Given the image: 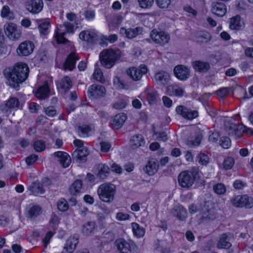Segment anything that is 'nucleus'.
<instances>
[{
  "mask_svg": "<svg viewBox=\"0 0 253 253\" xmlns=\"http://www.w3.org/2000/svg\"><path fill=\"white\" fill-rule=\"evenodd\" d=\"M29 73L28 65L22 62L16 64L12 70L6 69L3 71V75L7 79L8 85L14 88L19 86V84L28 78Z\"/></svg>",
  "mask_w": 253,
  "mask_h": 253,
  "instance_id": "nucleus-1",
  "label": "nucleus"
},
{
  "mask_svg": "<svg viewBox=\"0 0 253 253\" xmlns=\"http://www.w3.org/2000/svg\"><path fill=\"white\" fill-rule=\"evenodd\" d=\"M120 56L121 51L119 49H106L100 53L99 59L104 67L106 68H111Z\"/></svg>",
  "mask_w": 253,
  "mask_h": 253,
  "instance_id": "nucleus-2",
  "label": "nucleus"
},
{
  "mask_svg": "<svg viewBox=\"0 0 253 253\" xmlns=\"http://www.w3.org/2000/svg\"><path fill=\"white\" fill-rule=\"evenodd\" d=\"M116 186L111 183H104L99 186L97 193L100 199L106 203H111L116 194Z\"/></svg>",
  "mask_w": 253,
  "mask_h": 253,
  "instance_id": "nucleus-3",
  "label": "nucleus"
},
{
  "mask_svg": "<svg viewBox=\"0 0 253 253\" xmlns=\"http://www.w3.org/2000/svg\"><path fill=\"white\" fill-rule=\"evenodd\" d=\"M199 176L197 169H193L191 171L181 172L178 175V181L182 187L188 188L193 184L195 179Z\"/></svg>",
  "mask_w": 253,
  "mask_h": 253,
  "instance_id": "nucleus-4",
  "label": "nucleus"
},
{
  "mask_svg": "<svg viewBox=\"0 0 253 253\" xmlns=\"http://www.w3.org/2000/svg\"><path fill=\"white\" fill-rule=\"evenodd\" d=\"M148 71L147 67L144 64H141L138 67H131L126 71L127 75L134 82L141 81L143 76Z\"/></svg>",
  "mask_w": 253,
  "mask_h": 253,
  "instance_id": "nucleus-5",
  "label": "nucleus"
},
{
  "mask_svg": "<svg viewBox=\"0 0 253 253\" xmlns=\"http://www.w3.org/2000/svg\"><path fill=\"white\" fill-rule=\"evenodd\" d=\"M74 26L71 23L66 22L63 25H60L57 29L55 33V37L58 43H65L68 40L64 37L65 34L73 33Z\"/></svg>",
  "mask_w": 253,
  "mask_h": 253,
  "instance_id": "nucleus-6",
  "label": "nucleus"
},
{
  "mask_svg": "<svg viewBox=\"0 0 253 253\" xmlns=\"http://www.w3.org/2000/svg\"><path fill=\"white\" fill-rule=\"evenodd\" d=\"M230 201L233 206L238 208L251 209L253 207V198L247 195L235 196Z\"/></svg>",
  "mask_w": 253,
  "mask_h": 253,
  "instance_id": "nucleus-7",
  "label": "nucleus"
},
{
  "mask_svg": "<svg viewBox=\"0 0 253 253\" xmlns=\"http://www.w3.org/2000/svg\"><path fill=\"white\" fill-rule=\"evenodd\" d=\"M224 128L229 135L240 137L245 131V126L243 125L233 123L230 120L227 119L224 121Z\"/></svg>",
  "mask_w": 253,
  "mask_h": 253,
  "instance_id": "nucleus-8",
  "label": "nucleus"
},
{
  "mask_svg": "<svg viewBox=\"0 0 253 253\" xmlns=\"http://www.w3.org/2000/svg\"><path fill=\"white\" fill-rule=\"evenodd\" d=\"M4 30L7 37L11 40H18L21 37V31L20 27L13 23L5 24Z\"/></svg>",
  "mask_w": 253,
  "mask_h": 253,
  "instance_id": "nucleus-9",
  "label": "nucleus"
},
{
  "mask_svg": "<svg viewBox=\"0 0 253 253\" xmlns=\"http://www.w3.org/2000/svg\"><path fill=\"white\" fill-rule=\"evenodd\" d=\"M150 37L153 42L160 45H164L167 44L170 40L169 35L164 31H158L153 29L150 34Z\"/></svg>",
  "mask_w": 253,
  "mask_h": 253,
  "instance_id": "nucleus-10",
  "label": "nucleus"
},
{
  "mask_svg": "<svg viewBox=\"0 0 253 253\" xmlns=\"http://www.w3.org/2000/svg\"><path fill=\"white\" fill-rule=\"evenodd\" d=\"M34 48L35 45L32 41H25L19 45L17 53L19 56H27L33 52Z\"/></svg>",
  "mask_w": 253,
  "mask_h": 253,
  "instance_id": "nucleus-11",
  "label": "nucleus"
},
{
  "mask_svg": "<svg viewBox=\"0 0 253 253\" xmlns=\"http://www.w3.org/2000/svg\"><path fill=\"white\" fill-rule=\"evenodd\" d=\"M176 112L177 114L181 115L186 120H192L197 118L199 113L196 110H192L183 105H179L176 108Z\"/></svg>",
  "mask_w": 253,
  "mask_h": 253,
  "instance_id": "nucleus-12",
  "label": "nucleus"
},
{
  "mask_svg": "<svg viewBox=\"0 0 253 253\" xmlns=\"http://www.w3.org/2000/svg\"><path fill=\"white\" fill-rule=\"evenodd\" d=\"M87 93L89 97L98 98L105 96L106 89L103 85L94 84L88 87Z\"/></svg>",
  "mask_w": 253,
  "mask_h": 253,
  "instance_id": "nucleus-13",
  "label": "nucleus"
},
{
  "mask_svg": "<svg viewBox=\"0 0 253 253\" xmlns=\"http://www.w3.org/2000/svg\"><path fill=\"white\" fill-rule=\"evenodd\" d=\"M175 77L181 81H186L190 77V70L185 66L179 65L173 69Z\"/></svg>",
  "mask_w": 253,
  "mask_h": 253,
  "instance_id": "nucleus-14",
  "label": "nucleus"
},
{
  "mask_svg": "<svg viewBox=\"0 0 253 253\" xmlns=\"http://www.w3.org/2000/svg\"><path fill=\"white\" fill-rule=\"evenodd\" d=\"M201 218L205 220H212L215 218L214 210L210 208L209 203L205 202L202 208L200 210Z\"/></svg>",
  "mask_w": 253,
  "mask_h": 253,
  "instance_id": "nucleus-15",
  "label": "nucleus"
},
{
  "mask_svg": "<svg viewBox=\"0 0 253 253\" xmlns=\"http://www.w3.org/2000/svg\"><path fill=\"white\" fill-rule=\"evenodd\" d=\"M142 32L143 29L141 27H137L134 28L128 29L122 27L120 29L121 34L129 39H132L142 34Z\"/></svg>",
  "mask_w": 253,
  "mask_h": 253,
  "instance_id": "nucleus-16",
  "label": "nucleus"
},
{
  "mask_svg": "<svg viewBox=\"0 0 253 253\" xmlns=\"http://www.w3.org/2000/svg\"><path fill=\"white\" fill-rule=\"evenodd\" d=\"M115 245L119 253H131V244L124 239H117L115 242Z\"/></svg>",
  "mask_w": 253,
  "mask_h": 253,
  "instance_id": "nucleus-17",
  "label": "nucleus"
},
{
  "mask_svg": "<svg viewBox=\"0 0 253 253\" xmlns=\"http://www.w3.org/2000/svg\"><path fill=\"white\" fill-rule=\"evenodd\" d=\"M233 239L232 235L230 233L222 234L217 244V247L218 249H228L231 248L232 244L231 241Z\"/></svg>",
  "mask_w": 253,
  "mask_h": 253,
  "instance_id": "nucleus-18",
  "label": "nucleus"
},
{
  "mask_svg": "<svg viewBox=\"0 0 253 253\" xmlns=\"http://www.w3.org/2000/svg\"><path fill=\"white\" fill-rule=\"evenodd\" d=\"M169 74L164 71H160L154 76V80L156 84L159 85L164 86L168 84L170 80Z\"/></svg>",
  "mask_w": 253,
  "mask_h": 253,
  "instance_id": "nucleus-19",
  "label": "nucleus"
},
{
  "mask_svg": "<svg viewBox=\"0 0 253 253\" xmlns=\"http://www.w3.org/2000/svg\"><path fill=\"white\" fill-rule=\"evenodd\" d=\"M89 154L87 148L83 147L82 149H77L72 154V158L74 161L77 162H84L86 161V157Z\"/></svg>",
  "mask_w": 253,
  "mask_h": 253,
  "instance_id": "nucleus-20",
  "label": "nucleus"
},
{
  "mask_svg": "<svg viewBox=\"0 0 253 253\" xmlns=\"http://www.w3.org/2000/svg\"><path fill=\"white\" fill-rule=\"evenodd\" d=\"M53 156L58 159V161L64 168H66L71 163V159L69 154L63 151H57L53 153Z\"/></svg>",
  "mask_w": 253,
  "mask_h": 253,
  "instance_id": "nucleus-21",
  "label": "nucleus"
},
{
  "mask_svg": "<svg viewBox=\"0 0 253 253\" xmlns=\"http://www.w3.org/2000/svg\"><path fill=\"white\" fill-rule=\"evenodd\" d=\"M43 6L42 0H30L27 5V8L30 12L38 14L42 10Z\"/></svg>",
  "mask_w": 253,
  "mask_h": 253,
  "instance_id": "nucleus-22",
  "label": "nucleus"
},
{
  "mask_svg": "<svg viewBox=\"0 0 253 253\" xmlns=\"http://www.w3.org/2000/svg\"><path fill=\"white\" fill-rule=\"evenodd\" d=\"M127 117L125 113H120L114 117L111 121V126L113 129L120 128L126 121Z\"/></svg>",
  "mask_w": 253,
  "mask_h": 253,
  "instance_id": "nucleus-23",
  "label": "nucleus"
},
{
  "mask_svg": "<svg viewBox=\"0 0 253 253\" xmlns=\"http://www.w3.org/2000/svg\"><path fill=\"white\" fill-rule=\"evenodd\" d=\"M226 6L224 3L214 2L211 4L212 13L218 16H223L226 13Z\"/></svg>",
  "mask_w": 253,
  "mask_h": 253,
  "instance_id": "nucleus-24",
  "label": "nucleus"
},
{
  "mask_svg": "<svg viewBox=\"0 0 253 253\" xmlns=\"http://www.w3.org/2000/svg\"><path fill=\"white\" fill-rule=\"evenodd\" d=\"M170 213L181 221L185 220L187 217L186 210L181 206L174 207L171 210Z\"/></svg>",
  "mask_w": 253,
  "mask_h": 253,
  "instance_id": "nucleus-25",
  "label": "nucleus"
},
{
  "mask_svg": "<svg viewBox=\"0 0 253 253\" xmlns=\"http://www.w3.org/2000/svg\"><path fill=\"white\" fill-rule=\"evenodd\" d=\"M78 244V238L74 236L69 238L64 247L62 253H72Z\"/></svg>",
  "mask_w": 253,
  "mask_h": 253,
  "instance_id": "nucleus-26",
  "label": "nucleus"
},
{
  "mask_svg": "<svg viewBox=\"0 0 253 253\" xmlns=\"http://www.w3.org/2000/svg\"><path fill=\"white\" fill-rule=\"evenodd\" d=\"M159 166L158 161L152 159L148 162L144 169L149 175H153L157 172Z\"/></svg>",
  "mask_w": 253,
  "mask_h": 253,
  "instance_id": "nucleus-27",
  "label": "nucleus"
},
{
  "mask_svg": "<svg viewBox=\"0 0 253 253\" xmlns=\"http://www.w3.org/2000/svg\"><path fill=\"white\" fill-rule=\"evenodd\" d=\"M73 84L70 78L68 76L63 77L57 84V87L62 91L66 92L72 86Z\"/></svg>",
  "mask_w": 253,
  "mask_h": 253,
  "instance_id": "nucleus-28",
  "label": "nucleus"
},
{
  "mask_svg": "<svg viewBox=\"0 0 253 253\" xmlns=\"http://www.w3.org/2000/svg\"><path fill=\"white\" fill-rule=\"evenodd\" d=\"M192 65L195 71L200 73H206L211 68L210 65L208 62L200 60L193 62Z\"/></svg>",
  "mask_w": 253,
  "mask_h": 253,
  "instance_id": "nucleus-29",
  "label": "nucleus"
},
{
  "mask_svg": "<svg viewBox=\"0 0 253 253\" xmlns=\"http://www.w3.org/2000/svg\"><path fill=\"white\" fill-rule=\"evenodd\" d=\"M79 60L78 56L75 52H71L67 57L64 63L65 69L72 70L75 67L76 62Z\"/></svg>",
  "mask_w": 253,
  "mask_h": 253,
  "instance_id": "nucleus-30",
  "label": "nucleus"
},
{
  "mask_svg": "<svg viewBox=\"0 0 253 253\" xmlns=\"http://www.w3.org/2000/svg\"><path fill=\"white\" fill-rule=\"evenodd\" d=\"M98 170L97 174V178L104 180L108 177L110 174V169L106 165L103 164H98L97 166Z\"/></svg>",
  "mask_w": 253,
  "mask_h": 253,
  "instance_id": "nucleus-31",
  "label": "nucleus"
},
{
  "mask_svg": "<svg viewBox=\"0 0 253 253\" xmlns=\"http://www.w3.org/2000/svg\"><path fill=\"white\" fill-rule=\"evenodd\" d=\"M49 92L50 90L47 83L45 82L43 85L38 88L35 95L37 98L40 99H44L48 96Z\"/></svg>",
  "mask_w": 253,
  "mask_h": 253,
  "instance_id": "nucleus-32",
  "label": "nucleus"
},
{
  "mask_svg": "<svg viewBox=\"0 0 253 253\" xmlns=\"http://www.w3.org/2000/svg\"><path fill=\"white\" fill-rule=\"evenodd\" d=\"M79 37L83 41L88 42H93L96 39L97 35L91 31H84L80 33Z\"/></svg>",
  "mask_w": 253,
  "mask_h": 253,
  "instance_id": "nucleus-33",
  "label": "nucleus"
},
{
  "mask_svg": "<svg viewBox=\"0 0 253 253\" xmlns=\"http://www.w3.org/2000/svg\"><path fill=\"white\" fill-rule=\"evenodd\" d=\"M145 141L142 135L140 134H136L133 135L130 141L131 147L134 149L140 146L143 145Z\"/></svg>",
  "mask_w": 253,
  "mask_h": 253,
  "instance_id": "nucleus-34",
  "label": "nucleus"
},
{
  "mask_svg": "<svg viewBox=\"0 0 253 253\" xmlns=\"http://www.w3.org/2000/svg\"><path fill=\"white\" fill-rule=\"evenodd\" d=\"M96 227V223L93 221H88L82 226V232L85 235H88L93 233Z\"/></svg>",
  "mask_w": 253,
  "mask_h": 253,
  "instance_id": "nucleus-35",
  "label": "nucleus"
},
{
  "mask_svg": "<svg viewBox=\"0 0 253 253\" xmlns=\"http://www.w3.org/2000/svg\"><path fill=\"white\" fill-rule=\"evenodd\" d=\"M42 210L38 205H34L28 210V217L34 218L41 214Z\"/></svg>",
  "mask_w": 253,
  "mask_h": 253,
  "instance_id": "nucleus-36",
  "label": "nucleus"
},
{
  "mask_svg": "<svg viewBox=\"0 0 253 253\" xmlns=\"http://www.w3.org/2000/svg\"><path fill=\"white\" fill-rule=\"evenodd\" d=\"M30 190L31 193L35 195L42 194L44 193L45 190L42 184L39 182H34L30 186Z\"/></svg>",
  "mask_w": 253,
  "mask_h": 253,
  "instance_id": "nucleus-37",
  "label": "nucleus"
},
{
  "mask_svg": "<svg viewBox=\"0 0 253 253\" xmlns=\"http://www.w3.org/2000/svg\"><path fill=\"white\" fill-rule=\"evenodd\" d=\"M83 185L82 181L81 180H76L71 185L69 188L70 192L73 195H76L80 192Z\"/></svg>",
  "mask_w": 253,
  "mask_h": 253,
  "instance_id": "nucleus-38",
  "label": "nucleus"
},
{
  "mask_svg": "<svg viewBox=\"0 0 253 253\" xmlns=\"http://www.w3.org/2000/svg\"><path fill=\"white\" fill-rule=\"evenodd\" d=\"M132 231L134 235L138 237H141L145 234V229L141 227L138 223L132 222L131 223Z\"/></svg>",
  "mask_w": 253,
  "mask_h": 253,
  "instance_id": "nucleus-39",
  "label": "nucleus"
},
{
  "mask_svg": "<svg viewBox=\"0 0 253 253\" xmlns=\"http://www.w3.org/2000/svg\"><path fill=\"white\" fill-rule=\"evenodd\" d=\"M1 16L8 20H12L14 18L13 12L10 10L9 6L7 5L3 6L1 11Z\"/></svg>",
  "mask_w": 253,
  "mask_h": 253,
  "instance_id": "nucleus-40",
  "label": "nucleus"
},
{
  "mask_svg": "<svg viewBox=\"0 0 253 253\" xmlns=\"http://www.w3.org/2000/svg\"><path fill=\"white\" fill-rule=\"evenodd\" d=\"M230 28L232 30H239L242 28L240 23V17L236 16L231 18L230 22Z\"/></svg>",
  "mask_w": 253,
  "mask_h": 253,
  "instance_id": "nucleus-41",
  "label": "nucleus"
},
{
  "mask_svg": "<svg viewBox=\"0 0 253 253\" xmlns=\"http://www.w3.org/2000/svg\"><path fill=\"white\" fill-rule=\"evenodd\" d=\"M50 25V22L48 20L41 21V23L39 25L40 33L44 35H47L48 33Z\"/></svg>",
  "mask_w": 253,
  "mask_h": 253,
  "instance_id": "nucleus-42",
  "label": "nucleus"
},
{
  "mask_svg": "<svg viewBox=\"0 0 253 253\" xmlns=\"http://www.w3.org/2000/svg\"><path fill=\"white\" fill-rule=\"evenodd\" d=\"M196 161L202 166H207L209 163V158L206 154L200 153L197 156Z\"/></svg>",
  "mask_w": 253,
  "mask_h": 253,
  "instance_id": "nucleus-43",
  "label": "nucleus"
},
{
  "mask_svg": "<svg viewBox=\"0 0 253 253\" xmlns=\"http://www.w3.org/2000/svg\"><path fill=\"white\" fill-rule=\"evenodd\" d=\"M213 191L217 195H223L226 191V188L224 184L219 183L213 186Z\"/></svg>",
  "mask_w": 253,
  "mask_h": 253,
  "instance_id": "nucleus-44",
  "label": "nucleus"
},
{
  "mask_svg": "<svg viewBox=\"0 0 253 253\" xmlns=\"http://www.w3.org/2000/svg\"><path fill=\"white\" fill-rule=\"evenodd\" d=\"M19 105L18 99L15 97L10 98L5 103V106L9 109L18 108Z\"/></svg>",
  "mask_w": 253,
  "mask_h": 253,
  "instance_id": "nucleus-45",
  "label": "nucleus"
},
{
  "mask_svg": "<svg viewBox=\"0 0 253 253\" xmlns=\"http://www.w3.org/2000/svg\"><path fill=\"white\" fill-rule=\"evenodd\" d=\"M202 138V135L198 134L196 135L194 140H188L186 142V144L190 147L199 146L201 143Z\"/></svg>",
  "mask_w": 253,
  "mask_h": 253,
  "instance_id": "nucleus-46",
  "label": "nucleus"
},
{
  "mask_svg": "<svg viewBox=\"0 0 253 253\" xmlns=\"http://www.w3.org/2000/svg\"><path fill=\"white\" fill-rule=\"evenodd\" d=\"M211 35L208 32H200L197 36V41L202 43H206L211 40Z\"/></svg>",
  "mask_w": 253,
  "mask_h": 253,
  "instance_id": "nucleus-47",
  "label": "nucleus"
},
{
  "mask_svg": "<svg viewBox=\"0 0 253 253\" xmlns=\"http://www.w3.org/2000/svg\"><path fill=\"white\" fill-rule=\"evenodd\" d=\"M34 148L38 152L43 151L45 148V142L42 140L36 141L33 144Z\"/></svg>",
  "mask_w": 253,
  "mask_h": 253,
  "instance_id": "nucleus-48",
  "label": "nucleus"
},
{
  "mask_svg": "<svg viewBox=\"0 0 253 253\" xmlns=\"http://www.w3.org/2000/svg\"><path fill=\"white\" fill-rule=\"evenodd\" d=\"M114 84L118 89H127L128 86L118 77H115L114 79Z\"/></svg>",
  "mask_w": 253,
  "mask_h": 253,
  "instance_id": "nucleus-49",
  "label": "nucleus"
},
{
  "mask_svg": "<svg viewBox=\"0 0 253 253\" xmlns=\"http://www.w3.org/2000/svg\"><path fill=\"white\" fill-rule=\"evenodd\" d=\"M235 164V161L232 157H227L225 158L223 162V168L225 169H230L233 167Z\"/></svg>",
  "mask_w": 253,
  "mask_h": 253,
  "instance_id": "nucleus-50",
  "label": "nucleus"
},
{
  "mask_svg": "<svg viewBox=\"0 0 253 253\" xmlns=\"http://www.w3.org/2000/svg\"><path fill=\"white\" fill-rule=\"evenodd\" d=\"M79 135L81 137H86L88 136V133L90 131V127L87 125H83L79 127Z\"/></svg>",
  "mask_w": 253,
  "mask_h": 253,
  "instance_id": "nucleus-51",
  "label": "nucleus"
},
{
  "mask_svg": "<svg viewBox=\"0 0 253 253\" xmlns=\"http://www.w3.org/2000/svg\"><path fill=\"white\" fill-rule=\"evenodd\" d=\"M220 145L224 149H227L231 146V140L226 136H223L220 138Z\"/></svg>",
  "mask_w": 253,
  "mask_h": 253,
  "instance_id": "nucleus-52",
  "label": "nucleus"
},
{
  "mask_svg": "<svg viewBox=\"0 0 253 253\" xmlns=\"http://www.w3.org/2000/svg\"><path fill=\"white\" fill-rule=\"evenodd\" d=\"M94 78L96 81H99L101 83H104L105 82V79L103 77V73L100 69L96 68L94 72Z\"/></svg>",
  "mask_w": 253,
  "mask_h": 253,
  "instance_id": "nucleus-53",
  "label": "nucleus"
},
{
  "mask_svg": "<svg viewBox=\"0 0 253 253\" xmlns=\"http://www.w3.org/2000/svg\"><path fill=\"white\" fill-rule=\"evenodd\" d=\"M57 208L61 211H66L69 208L67 202L64 199H61L57 203Z\"/></svg>",
  "mask_w": 253,
  "mask_h": 253,
  "instance_id": "nucleus-54",
  "label": "nucleus"
},
{
  "mask_svg": "<svg viewBox=\"0 0 253 253\" xmlns=\"http://www.w3.org/2000/svg\"><path fill=\"white\" fill-rule=\"evenodd\" d=\"M154 0H137L139 6L142 8H148L152 6Z\"/></svg>",
  "mask_w": 253,
  "mask_h": 253,
  "instance_id": "nucleus-55",
  "label": "nucleus"
},
{
  "mask_svg": "<svg viewBox=\"0 0 253 253\" xmlns=\"http://www.w3.org/2000/svg\"><path fill=\"white\" fill-rule=\"evenodd\" d=\"M220 134L217 131L212 132L209 136V141L212 143H216L218 140Z\"/></svg>",
  "mask_w": 253,
  "mask_h": 253,
  "instance_id": "nucleus-56",
  "label": "nucleus"
},
{
  "mask_svg": "<svg viewBox=\"0 0 253 253\" xmlns=\"http://www.w3.org/2000/svg\"><path fill=\"white\" fill-rule=\"evenodd\" d=\"M158 6L161 8H167L170 4V0H156Z\"/></svg>",
  "mask_w": 253,
  "mask_h": 253,
  "instance_id": "nucleus-57",
  "label": "nucleus"
},
{
  "mask_svg": "<svg viewBox=\"0 0 253 253\" xmlns=\"http://www.w3.org/2000/svg\"><path fill=\"white\" fill-rule=\"evenodd\" d=\"M229 89L227 87H222L216 91V95L221 97L223 98L229 92Z\"/></svg>",
  "mask_w": 253,
  "mask_h": 253,
  "instance_id": "nucleus-58",
  "label": "nucleus"
},
{
  "mask_svg": "<svg viewBox=\"0 0 253 253\" xmlns=\"http://www.w3.org/2000/svg\"><path fill=\"white\" fill-rule=\"evenodd\" d=\"M157 94L155 92H151L147 94V98L149 104H152L155 102Z\"/></svg>",
  "mask_w": 253,
  "mask_h": 253,
  "instance_id": "nucleus-59",
  "label": "nucleus"
},
{
  "mask_svg": "<svg viewBox=\"0 0 253 253\" xmlns=\"http://www.w3.org/2000/svg\"><path fill=\"white\" fill-rule=\"evenodd\" d=\"M233 185L234 188L236 189L240 190L246 186V184L240 180H236L234 182Z\"/></svg>",
  "mask_w": 253,
  "mask_h": 253,
  "instance_id": "nucleus-60",
  "label": "nucleus"
},
{
  "mask_svg": "<svg viewBox=\"0 0 253 253\" xmlns=\"http://www.w3.org/2000/svg\"><path fill=\"white\" fill-rule=\"evenodd\" d=\"M45 113L46 115L49 117H54L56 114V110L52 106L47 107L45 110Z\"/></svg>",
  "mask_w": 253,
  "mask_h": 253,
  "instance_id": "nucleus-61",
  "label": "nucleus"
},
{
  "mask_svg": "<svg viewBox=\"0 0 253 253\" xmlns=\"http://www.w3.org/2000/svg\"><path fill=\"white\" fill-rule=\"evenodd\" d=\"M130 216L127 213L123 212H118L117 213L116 218L119 220H126L129 218Z\"/></svg>",
  "mask_w": 253,
  "mask_h": 253,
  "instance_id": "nucleus-62",
  "label": "nucleus"
},
{
  "mask_svg": "<svg viewBox=\"0 0 253 253\" xmlns=\"http://www.w3.org/2000/svg\"><path fill=\"white\" fill-rule=\"evenodd\" d=\"M38 159V156L33 154L28 156L26 159V162L28 165H32Z\"/></svg>",
  "mask_w": 253,
  "mask_h": 253,
  "instance_id": "nucleus-63",
  "label": "nucleus"
},
{
  "mask_svg": "<svg viewBox=\"0 0 253 253\" xmlns=\"http://www.w3.org/2000/svg\"><path fill=\"white\" fill-rule=\"evenodd\" d=\"M103 237L106 239L107 242L112 241L114 239V235L112 232H107L104 233Z\"/></svg>",
  "mask_w": 253,
  "mask_h": 253,
  "instance_id": "nucleus-64",
  "label": "nucleus"
}]
</instances>
